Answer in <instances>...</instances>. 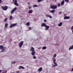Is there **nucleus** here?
Masks as SVG:
<instances>
[{
    "label": "nucleus",
    "mask_w": 73,
    "mask_h": 73,
    "mask_svg": "<svg viewBox=\"0 0 73 73\" xmlns=\"http://www.w3.org/2000/svg\"><path fill=\"white\" fill-rule=\"evenodd\" d=\"M30 50L32 52H31L32 55V56H34L35 53V49H34V48L33 47H31V49H30Z\"/></svg>",
    "instance_id": "nucleus-1"
},
{
    "label": "nucleus",
    "mask_w": 73,
    "mask_h": 73,
    "mask_svg": "<svg viewBox=\"0 0 73 73\" xmlns=\"http://www.w3.org/2000/svg\"><path fill=\"white\" fill-rule=\"evenodd\" d=\"M52 59L53 60V61H54V64H55V65H54L53 66V67H55V66H58V65H57V64L56 63V59H55V58H52Z\"/></svg>",
    "instance_id": "nucleus-2"
},
{
    "label": "nucleus",
    "mask_w": 73,
    "mask_h": 73,
    "mask_svg": "<svg viewBox=\"0 0 73 73\" xmlns=\"http://www.w3.org/2000/svg\"><path fill=\"white\" fill-rule=\"evenodd\" d=\"M24 44V42L21 41L19 43V46L20 48H21L22 47V46L23 45V44Z\"/></svg>",
    "instance_id": "nucleus-3"
},
{
    "label": "nucleus",
    "mask_w": 73,
    "mask_h": 73,
    "mask_svg": "<svg viewBox=\"0 0 73 73\" xmlns=\"http://www.w3.org/2000/svg\"><path fill=\"white\" fill-rule=\"evenodd\" d=\"M51 8L52 9H55L57 8V5H55L54 6H50Z\"/></svg>",
    "instance_id": "nucleus-4"
},
{
    "label": "nucleus",
    "mask_w": 73,
    "mask_h": 73,
    "mask_svg": "<svg viewBox=\"0 0 73 73\" xmlns=\"http://www.w3.org/2000/svg\"><path fill=\"white\" fill-rule=\"evenodd\" d=\"M2 8L3 10H4V11H6V10H7L8 9V6H5L4 7H2Z\"/></svg>",
    "instance_id": "nucleus-5"
},
{
    "label": "nucleus",
    "mask_w": 73,
    "mask_h": 73,
    "mask_svg": "<svg viewBox=\"0 0 73 73\" xmlns=\"http://www.w3.org/2000/svg\"><path fill=\"white\" fill-rule=\"evenodd\" d=\"M17 10V8L16 7L14 9H13L11 11V13H13L15 12V11H16Z\"/></svg>",
    "instance_id": "nucleus-6"
},
{
    "label": "nucleus",
    "mask_w": 73,
    "mask_h": 73,
    "mask_svg": "<svg viewBox=\"0 0 73 73\" xmlns=\"http://www.w3.org/2000/svg\"><path fill=\"white\" fill-rule=\"evenodd\" d=\"M17 25V23H15L13 24H11L10 26V28H12V27H15Z\"/></svg>",
    "instance_id": "nucleus-7"
},
{
    "label": "nucleus",
    "mask_w": 73,
    "mask_h": 73,
    "mask_svg": "<svg viewBox=\"0 0 73 73\" xmlns=\"http://www.w3.org/2000/svg\"><path fill=\"white\" fill-rule=\"evenodd\" d=\"M14 4L15 5H16V6H18L19 5V4L17 3V0H15Z\"/></svg>",
    "instance_id": "nucleus-8"
},
{
    "label": "nucleus",
    "mask_w": 73,
    "mask_h": 73,
    "mask_svg": "<svg viewBox=\"0 0 73 73\" xmlns=\"http://www.w3.org/2000/svg\"><path fill=\"white\" fill-rule=\"evenodd\" d=\"M42 70V67H40L38 69V72H41Z\"/></svg>",
    "instance_id": "nucleus-9"
},
{
    "label": "nucleus",
    "mask_w": 73,
    "mask_h": 73,
    "mask_svg": "<svg viewBox=\"0 0 73 73\" xmlns=\"http://www.w3.org/2000/svg\"><path fill=\"white\" fill-rule=\"evenodd\" d=\"M70 18V17H68V16H65L64 18V19H69Z\"/></svg>",
    "instance_id": "nucleus-10"
},
{
    "label": "nucleus",
    "mask_w": 73,
    "mask_h": 73,
    "mask_svg": "<svg viewBox=\"0 0 73 73\" xmlns=\"http://www.w3.org/2000/svg\"><path fill=\"white\" fill-rule=\"evenodd\" d=\"M45 28H46V29H45V30H47V29H49V26H47L46 25Z\"/></svg>",
    "instance_id": "nucleus-11"
},
{
    "label": "nucleus",
    "mask_w": 73,
    "mask_h": 73,
    "mask_svg": "<svg viewBox=\"0 0 73 73\" xmlns=\"http://www.w3.org/2000/svg\"><path fill=\"white\" fill-rule=\"evenodd\" d=\"M46 25V24H45V23H42V24L41 27H45Z\"/></svg>",
    "instance_id": "nucleus-12"
},
{
    "label": "nucleus",
    "mask_w": 73,
    "mask_h": 73,
    "mask_svg": "<svg viewBox=\"0 0 73 73\" xmlns=\"http://www.w3.org/2000/svg\"><path fill=\"white\" fill-rule=\"evenodd\" d=\"M64 3H65V1L64 0L62 1L61 2V5H63L64 4Z\"/></svg>",
    "instance_id": "nucleus-13"
},
{
    "label": "nucleus",
    "mask_w": 73,
    "mask_h": 73,
    "mask_svg": "<svg viewBox=\"0 0 73 73\" xmlns=\"http://www.w3.org/2000/svg\"><path fill=\"white\" fill-rule=\"evenodd\" d=\"M49 12L50 13H54V12H55V10H51L49 11Z\"/></svg>",
    "instance_id": "nucleus-14"
},
{
    "label": "nucleus",
    "mask_w": 73,
    "mask_h": 73,
    "mask_svg": "<svg viewBox=\"0 0 73 73\" xmlns=\"http://www.w3.org/2000/svg\"><path fill=\"white\" fill-rule=\"evenodd\" d=\"M0 49H1V50H2V49H4V46H3V45H0Z\"/></svg>",
    "instance_id": "nucleus-15"
},
{
    "label": "nucleus",
    "mask_w": 73,
    "mask_h": 73,
    "mask_svg": "<svg viewBox=\"0 0 73 73\" xmlns=\"http://www.w3.org/2000/svg\"><path fill=\"white\" fill-rule=\"evenodd\" d=\"M24 69V67H23L22 66H19V69Z\"/></svg>",
    "instance_id": "nucleus-16"
},
{
    "label": "nucleus",
    "mask_w": 73,
    "mask_h": 73,
    "mask_svg": "<svg viewBox=\"0 0 73 73\" xmlns=\"http://www.w3.org/2000/svg\"><path fill=\"white\" fill-rule=\"evenodd\" d=\"M62 23L60 22V23L59 24H58V26L59 27H61L62 25Z\"/></svg>",
    "instance_id": "nucleus-17"
},
{
    "label": "nucleus",
    "mask_w": 73,
    "mask_h": 73,
    "mask_svg": "<svg viewBox=\"0 0 73 73\" xmlns=\"http://www.w3.org/2000/svg\"><path fill=\"white\" fill-rule=\"evenodd\" d=\"M32 12H33V11L32 10H30L29 11V13H32Z\"/></svg>",
    "instance_id": "nucleus-18"
},
{
    "label": "nucleus",
    "mask_w": 73,
    "mask_h": 73,
    "mask_svg": "<svg viewBox=\"0 0 73 73\" xmlns=\"http://www.w3.org/2000/svg\"><path fill=\"white\" fill-rule=\"evenodd\" d=\"M8 26V23H6L5 25V28H7V27Z\"/></svg>",
    "instance_id": "nucleus-19"
},
{
    "label": "nucleus",
    "mask_w": 73,
    "mask_h": 73,
    "mask_svg": "<svg viewBox=\"0 0 73 73\" xmlns=\"http://www.w3.org/2000/svg\"><path fill=\"white\" fill-rule=\"evenodd\" d=\"M73 49V45L71 47H70L68 49V50H70V49Z\"/></svg>",
    "instance_id": "nucleus-20"
},
{
    "label": "nucleus",
    "mask_w": 73,
    "mask_h": 73,
    "mask_svg": "<svg viewBox=\"0 0 73 73\" xmlns=\"http://www.w3.org/2000/svg\"><path fill=\"white\" fill-rule=\"evenodd\" d=\"M46 46H44L42 47V49L43 50H44L45 49H46Z\"/></svg>",
    "instance_id": "nucleus-21"
},
{
    "label": "nucleus",
    "mask_w": 73,
    "mask_h": 73,
    "mask_svg": "<svg viewBox=\"0 0 73 73\" xmlns=\"http://www.w3.org/2000/svg\"><path fill=\"white\" fill-rule=\"evenodd\" d=\"M30 25V23H29V22H27V23L26 25L27 26H29V25Z\"/></svg>",
    "instance_id": "nucleus-22"
},
{
    "label": "nucleus",
    "mask_w": 73,
    "mask_h": 73,
    "mask_svg": "<svg viewBox=\"0 0 73 73\" xmlns=\"http://www.w3.org/2000/svg\"><path fill=\"white\" fill-rule=\"evenodd\" d=\"M37 5H34L33 6V7H37Z\"/></svg>",
    "instance_id": "nucleus-23"
},
{
    "label": "nucleus",
    "mask_w": 73,
    "mask_h": 73,
    "mask_svg": "<svg viewBox=\"0 0 73 73\" xmlns=\"http://www.w3.org/2000/svg\"><path fill=\"white\" fill-rule=\"evenodd\" d=\"M58 7H60L61 6V4L60 3H58L57 5Z\"/></svg>",
    "instance_id": "nucleus-24"
},
{
    "label": "nucleus",
    "mask_w": 73,
    "mask_h": 73,
    "mask_svg": "<svg viewBox=\"0 0 73 73\" xmlns=\"http://www.w3.org/2000/svg\"><path fill=\"white\" fill-rule=\"evenodd\" d=\"M10 20H11L12 19V16H11L10 17Z\"/></svg>",
    "instance_id": "nucleus-25"
},
{
    "label": "nucleus",
    "mask_w": 73,
    "mask_h": 73,
    "mask_svg": "<svg viewBox=\"0 0 73 73\" xmlns=\"http://www.w3.org/2000/svg\"><path fill=\"white\" fill-rule=\"evenodd\" d=\"M5 49H4V48L3 50H2L1 51V52H4Z\"/></svg>",
    "instance_id": "nucleus-26"
},
{
    "label": "nucleus",
    "mask_w": 73,
    "mask_h": 73,
    "mask_svg": "<svg viewBox=\"0 0 73 73\" xmlns=\"http://www.w3.org/2000/svg\"><path fill=\"white\" fill-rule=\"evenodd\" d=\"M42 1H43V0H38V1L39 2Z\"/></svg>",
    "instance_id": "nucleus-27"
},
{
    "label": "nucleus",
    "mask_w": 73,
    "mask_h": 73,
    "mask_svg": "<svg viewBox=\"0 0 73 73\" xmlns=\"http://www.w3.org/2000/svg\"><path fill=\"white\" fill-rule=\"evenodd\" d=\"M53 57H54V58H55V57H56V54H54V55Z\"/></svg>",
    "instance_id": "nucleus-28"
},
{
    "label": "nucleus",
    "mask_w": 73,
    "mask_h": 73,
    "mask_svg": "<svg viewBox=\"0 0 73 73\" xmlns=\"http://www.w3.org/2000/svg\"><path fill=\"white\" fill-rule=\"evenodd\" d=\"M65 1L66 2H67V3L69 2V0H65Z\"/></svg>",
    "instance_id": "nucleus-29"
},
{
    "label": "nucleus",
    "mask_w": 73,
    "mask_h": 73,
    "mask_svg": "<svg viewBox=\"0 0 73 73\" xmlns=\"http://www.w3.org/2000/svg\"><path fill=\"white\" fill-rule=\"evenodd\" d=\"M7 21V18H5L4 19V21Z\"/></svg>",
    "instance_id": "nucleus-30"
},
{
    "label": "nucleus",
    "mask_w": 73,
    "mask_h": 73,
    "mask_svg": "<svg viewBox=\"0 0 73 73\" xmlns=\"http://www.w3.org/2000/svg\"><path fill=\"white\" fill-rule=\"evenodd\" d=\"M33 58L34 59H36V57L35 56H34L33 57Z\"/></svg>",
    "instance_id": "nucleus-31"
},
{
    "label": "nucleus",
    "mask_w": 73,
    "mask_h": 73,
    "mask_svg": "<svg viewBox=\"0 0 73 73\" xmlns=\"http://www.w3.org/2000/svg\"><path fill=\"white\" fill-rule=\"evenodd\" d=\"M49 18H50V19H52V16H51L49 15Z\"/></svg>",
    "instance_id": "nucleus-32"
},
{
    "label": "nucleus",
    "mask_w": 73,
    "mask_h": 73,
    "mask_svg": "<svg viewBox=\"0 0 73 73\" xmlns=\"http://www.w3.org/2000/svg\"><path fill=\"white\" fill-rule=\"evenodd\" d=\"M12 64H15L16 63V62L14 61V62H11Z\"/></svg>",
    "instance_id": "nucleus-33"
},
{
    "label": "nucleus",
    "mask_w": 73,
    "mask_h": 73,
    "mask_svg": "<svg viewBox=\"0 0 73 73\" xmlns=\"http://www.w3.org/2000/svg\"><path fill=\"white\" fill-rule=\"evenodd\" d=\"M5 72H2V73H6L7 72V71H5Z\"/></svg>",
    "instance_id": "nucleus-34"
},
{
    "label": "nucleus",
    "mask_w": 73,
    "mask_h": 73,
    "mask_svg": "<svg viewBox=\"0 0 73 73\" xmlns=\"http://www.w3.org/2000/svg\"><path fill=\"white\" fill-rule=\"evenodd\" d=\"M62 13V12H60L59 13V15H60V14H61Z\"/></svg>",
    "instance_id": "nucleus-35"
},
{
    "label": "nucleus",
    "mask_w": 73,
    "mask_h": 73,
    "mask_svg": "<svg viewBox=\"0 0 73 73\" xmlns=\"http://www.w3.org/2000/svg\"><path fill=\"white\" fill-rule=\"evenodd\" d=\"M19 71H18L16 72V73H19Z\"/></svg>",
    "instance_id": "nucleus-36"
},
{
    "label": "nucleus",
    "mask_w": 73,
    "mask_h": 73,
    "mask_svg": "<svg viewBox=\"0 0 73 73\" xmlns=\"http://www.w3.org/2000/svg\"><path fill=\"white\" fill-rule=\"evenodd\" d=\"M49 15H46V17H49Z\"/></svg>",
    "instance_id": "nucleus-37"
},
{
    "label": "nucleus",
    "mask_w": 73,
    "mask_h": 73,
    "mask_svg": "<svg viewBox=\"0 0 73 73\" xmlns=\"http://www.w3.org/2000/svg\"><path fill=\"white\" fill-rule=\"evenodd\" d=\"M44 22H46V20H44Z\"/></svg>",
    "instance_id": "nucleus-38"
},
{
    "label": "nucleus",
    "mask_w": 73,
    "mask_h": 73,
    "mask_svg": "<svg viewBox=\"0 0 73 73\" xmlns=\"http://www.w3.org/2000/svg\"><path fill=\"white\" fill-rule=\"evenodd\" d=\"M29 29H30V30L31 29V27H29Z\"/></svg>",
    "instance_id": "nucleus-39"
},
{
    "label": "nucleus",
    "mask_w": 73,
    "mask_h": 73,
    "mask_svg": "<svg viewBox=\"0 0 73 73\" xmlns=\"http://www.w3.org/2000/svg\"><path fill=\"white\" fill-rule=\"evenodd\" d=\"M29 9H31V7H29Z\"/></svg>",
    "instance_id": "nucleus-40"
},
{
    "label": "nucleus",
    "mask_w": 73,
    "mask_h": 73,
    "mask_svg": "<svg viewBox=\"0 0 73 73\" xmlns=\"http://www.w3.org/2000/svg\"><path fill=\"white\" fill-rule=\"evenodd\" d=\"M2 72V70H0V73H1V72Z\"/></svg>",
    "instance_id": "nucleus-41"
},
{
    "label": "nucleus",
    "mask_w": 73,
    "mask_h": 73,
    "mask_svg": "<svg viewBox=\"0 0 73 73\" xmlns=\"http://www.w3.org/2000/svg\"><path fill=\"white\" fill-rule=\"evenodd\" d=\"M1 0H0V3H1Z\"/></svg>",
    "instance_id": "nucleus-42"
},
{
    "label": "nucleus",
    "mask_w": 73,
    "mask_h": 73,
    "mask_svg": "<svg viewBox=\"0 0 73 73\" xmlns=\"http://www.w3.org/2000/svg\"><path fill=\"white\" fill-rule=\"evenodd\" d=\"M72 71H73V68L71 70Z\"/></svg>",
    "instance_id": "nucleus-43"
},
{
    "label": "nucleus",
    "mask_w": 73,
    "mask_h": 73,
    "mask_svg": "<svg viewBox=\"0 0 73 73\" xmlns=\"http://www.w3.org/2000/svg\"><path fill=\"white\" fill-rule=\"evenodd\" d=\"M28 4L29 5H30V3H28Z\"/></svg>",
    "instance_id": "nucleus-44"
},
{
    "label": "nucleus",
    "mask_w": 73,
    "mask_h": 73,
    "mask_svg": "<svg viewBox=\"0 0 73 73\" xmlns=\"http://www.w3.org/2000/svg\"><path fill=\"white\" fill-rule=\"evenodd\" d=\"M14 1H15V0H13V2H14Z\"/></svg>",
    "instance_id": "nucleus-45"
},
{
    "label": "nucleus",
    "mask_w": 73,
    "mask_h": 73,
    "mask_svg": "<svg viewBox=\"0 0 73 73\" xmlns=\"http://www.w3.org/2000/svg\"><path fill=\"white\" fill-rule=\"evenodd\" d=\"M11 73H15V72H11Z\"/></svg>",
    "instance_id": "nucleus-46"
},
{
    "label": "nucleus",
    "mask_w": 73,
    "mask_h": 73,
    "mask_svg": "<svg viewBox=\"0 0 73 73\" xmlns=\"http://www.w3.org/2000/svg\"><path fill=\"white\" fill-rule=\"evenodd\" d=\"M56 45H58V44H57Z\"/></svg>",
    "instance_id": "nucleus-47"
}]
</instances>
